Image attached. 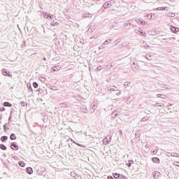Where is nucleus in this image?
<instances>
[{"label":"nucleus","mask_w":179,"mask_h":179,"mask_svg":"<svg viewBox=\"0 0 179 179\" xmlns=\"http://www.w3.org/2000/svg\"><path fill=\"white\" fill-rule=\"evenodd\" d=\"M171 30L173 33H178L179 28H176V27L171 26Z\"/></svg>","instance_id":"f257e3e1"},{"label":"nucleus","mask_w":179,"mask_h":179,"mask_svg":"<svg viewBox=\"0 0 179 179\" xmlns=\"http://www.w3.org/2000/svg\"><path fill=\"white\" fill-rule=\"evenodd\" d=\"M2 74H3L4 76H10V72L6 71V69H3V70H2Z\"/></svg>","instance_id":"f03ea898"},{"label":"nucleus","mask_w":179,"mask_h":179,"mask_svg":"<svg viewBox=\"0 0 179 179\" xmlns=\"http://www.w3.org/2000/svg\"><path fill=\"white\" fill-rule=\"evenodd\" d=\"M10 148L13 150H17V149H19V146L15 143H12Z\"/></svg>","instance_id":"7ed1b4c3"},{"label":"nucleus","mask_w":179,"mask_h":179,"mask_svg":"<svg viewBox=\"0 0 179 179\" xmlns=\"http://www.w3.org/2000/svg\"><path fill=\"white\" fill-rule=\"evenodd\" d=\"M152 160L153 163H157V164L160 163V159L157 157H152Z\"/></svg>","instance_id":"20e7f679"},{"label":"nucleus","mask_w":179,"mask_h":179,"mask_svg":"<svg viewBox=\"0 0 179 179\" xmlns=\"http://www.w3.org/2000/svg\"><path fill=\"white\" fill-rule=\"evenodd\" d=\"M26 170L28 174H33V169L31 167H28Z\"/></svg>","instance_id":"39448f33"},{"label":"nucleus","mask_w":179,"mask_h":179,"mask_svg":"<svg viewBox=\"0 0 179 179\" xmlns=\"http://www.w3.org/2000/svg\"><path fill=\"white\" fill-rule=\"evenodd\" d=\"M158 150H159V148H157V147H155V149L152 150L151 153H152L153 155H156Z\"/></svg>","instance_id":"423d86ee"},{"label":"nucleus","mask_w":179,"mask_h":179,"mask_svg":"<svg viewBox=\"0 0 179 179\" xmlns=\"http://www.w3.org/2000/svg\"><path fill=\"white\" fill-rule=\"evenodd\" d=\"M121 175H120V173H113V176L114 177L115 179H118L120 178Z\"/></svg>","instance_id":"0eeeda50"},{"label":"nucleus","mask_w":179,"mask_h":179,"mask_svg":"<svg viewBox=\"0 0 179 179\" xmlns=\"http://www.w3.org/2000/svg\"><path fill=\"white\" fill-rule=\"evenodd\" d=\"M3 106L5 107H12V104L10 103H9V102H4L3 103Z\"/></svg>","instance_id":"6e6552de"},{"label":"nucleus","mask_w":179,"mask_h":179,"mask_svg":"<svg viewBox=\"0 0 179 179\" xmlns=\"http://www.w3.org/2000/svg\"><path fill=\"white\" fill-rule=\"evenodd\" d=\"M18 164H19V166H20V167H24V166L26 165V164H24V162L22 161H20L18 162Z\"/></svg>","instance_id":"1a4fd4ad"},{"label":"nucleus","mask_w":179,"mask_h":179,"mask_svg":"<svg viewBox=\"0 0 179 179\" xmlns=\"http://www.w3.org/2000/svg\"><path fill=\"white\" fill-rule=\"evenodd\" d=\"M167 16L169 17H174V16H176V14H174V13H169L167 14Z\"/></svg>","instance_id":"9d476101"},{"label":"nucleus","mask_w":179,"mask_h":179,"mask_svg":"<svg viewBox=\"0 0 179 179\" xmlns=\"http://www.w3.org/2000/svg\"><path fill=\"white\" fill-rule=\"evenodd\" d=\"M11 141H15V139H16V135H15V134H12L10 136Z\"/></svg>","instance_id":"9b49d317"},{"label":"nucleus","mask_w":179,"mask_h":179,"mask_svg":"<svg viewBox=\"0 0 179 179\" xmlns=\"http://www.w3.org/2000/svg\"><path fill=\"white\" fill-rule=\"evenodd\" d=\"M154 178H157L158 177H160V173L159 172H156L154 176H153Z\"/></svg>","instance_id":"f8f14e48"},{"label":"nucleus","mask_w":179,"mask_h":179,"mask_svg":"<svg viewBox=\"0 0 179 179\" xmlns=\"http://www.w3.org/2000/svg\"><path fill=\"white\" fill-rule=\"evenodd\" d=\"M126 164L128 167H131V166H132V164H134V161H130V162H127Z\"/></svg>","instance_id":"ddd939ff"},{"label":"nucleus","mask_w":179,"mask_h":179,"mask_svg":"<svg viewBox=\"0 0 179 179\" xmlns=\"http://www.w3.org/2000/svg\"><path fill=\"white\" fill-rule=\"evenodd\" d=\"M167 9V7H161V8H157V10H166Z\"/></svg>","instance_id":"4468645a"},{"label":"nucleus","mask_w":179,"mask_h":179,"mask_svg":"<svg viewBox=\"0 0 179 179\" xmlns=\"http://www.w3.org/2000/svg\"><path fill=\"white\" fill-rule=\"evenodd\" d=\"M33 87H34V89H37V87H38V84L36 82H34Z\"/></svg>","instance_id":"2eb2a0df"},{"label":"nucleus","mask_w":179,"mask_h":179,"mask_svg":"<svg viewBox=\"0 0 179 179\" xmlns=\"http://www.w3.org/2000/svg\"><path fill=\"white\" fill-rule=\"evenodd\" d=\"M54 72H56V71H59V66H56L53 68Z\"/></svg>","instance_id":"dca6fc26"},{"label":"nucleus","mask_w":179,"mask_h":179,"mask_svg":"<svg viewBox=\"0 0 179 179\" xmlns=\"http://www.w3.org/2000/svg\"><path fill=\"white\" fill-rule=\"evenodd\" d=\"M171 156H173V157H179L178 153L177 152H173V154H171Z\"/></svg>","instance_id":"f3484780"},{"label":"nucleus","mask_w":179,"mask_h":179,"mask_svg":"<svg viewBox=\"0 0 179 179\" xmlns=\"http://www.w3.org/2000/svg\"><path fill=\"white\" fill-rule=\"evenodd\" d=\"M110 5H111V4H110L109 3H106L103 5V8H104L105 9H107V8H108V6H109Z\"/></svg>","instance_id":"a211bd4d"},{"label":"nucleus","mask_w":179,"mask_h":179,"mask_svg":"<svg viewBox=\"0 0 179 179\" xmlns=\"http://www.w3.org/2000/svg\"><path fill=\"white\" fill-rule=\"evenodd\" d=\"M136 22L138 24H142V23H143V21H142L141 19H137Z\"/></svg>","instance_id":"6ab92c4d"},{"label":"nucleus","mask_w":179,"mask_h":179,"mask_svg":"<svg viewBox=\"0 0 179 179\" xmlns=\"http://www.w3.org/2000/svg\"><path fill=\"white\" fill-rule=\"evenodd\" d=\"M8 140V136H3L1 137V141L2 142L7 141Z\"/></svg>","instance_id":"aec40b11"},{"label":"nucleus","mask_w":179,"mask_h":179,"mask_svg":"<svg viewBox=\"0 0 179 179\" xmlns=\"http://www.w3.org/2000/svg\"><path fill=\"white\" fill-rule=\"evenodd\" d=\"M1 149H2L3 150H6V147L5 145H2Z\"/></svg>","instance_id":"412c9836"},{"label":"nucleus","mask_w":179,"mask_h":179,"mask_svg":"<svg viewBox=\"0 0 179 179\" xmlns=\"http://www.w3.org/2000/svg\"><path fill=\"white\" fill-rule=\"evenodd\" d=\"M108 179H114V178H113L112 176H108Z\"/></svg>","instance_id":"4be33fe9"},{"label":"nucleus","mask_w":179,"mask_h":179,"mask_svg":"<svg viewBox=\"0 0 179 179\" xmlns=\"http://www.w3.org/2000/svg\"><path fill=\"white\" fill-rule=\"evenodd\" d=\"M157 97H162V94H157Z\"/></svg>","instance_id":"5701e85b"},{"label":"nucleus","mask_w":179,"mask_h":179,"mask_svg":"<svg viewBox=\"0 0 179 179\" xmlns=\"http://www.w3.org/2000/svg\"><path fill=\"white\" fill-rule=\"evenodd\" d=\"M145 148H146V149H148L149 148V145H146Z\"/></svg>","instance_id":"b1692460"},{"label":"nucleus","mask_w":179,"mask_h":179,"mask_svg":"<svg viewBox=\"0 0 179 179\" xmlns=\"http://www.w3.org/2000/svg\"><path fill=\"white\" fill-rule=\"evenodd\" d=\"M78 145V146H80L82 148V145H80V144L79 143H76Z\"/></svg>","instance_id":"393cba45"},{"label":"nucleus","mask_w":179,"mask_h":179,"mask_svg":"<svg viewBox=\"0 0 179 179\" xmlns=\"http://www.w3.org/2000/svg\"><path fill=\"white\" fill-rule=\"evenodd\" d=\"M5 110V108H1V111H3Z\"/></svg>","instance_id":"a878e982"},{"label":"nucleus","mask_w":179,"mask_h":179,"mask_svg":"<svg viewBox=\"0 0 179 179\" xmlns=\"http://www.w3.org/2000/svg\"><path fill=\"white\" fill-rule=\"evenodd\" d=\"M164 97H166V95H163V97H162V99H164Z\"/></svg>","instance_id":"bb28decb"},{"label":"nucleus","mask_w":179,"mask_h":179,"mask_svg":"<svg viewBox=\"0 0 179 179\" xmlns=\"http://www.w3.org/2000/svg\"><path fill=\"white\" fill-rule=\"evenodd\" d=\"M150 17V19H152V17Z\"/></svg>","instance_id":"cd10ccee"},{"label":"nucleus","mask_w":179,"mask_h":179,"mask_svg":"<svg viewBox=\"0 0 179 179\" xmlns=\"http://www.w3.org/2000/svg\"><path fill=\"white\" fill-rule=\"evenodd\" d=\"M0 148H1V145H0Z\"/></svg>","instance_id":"c85d7f7f"}]
</instances>
